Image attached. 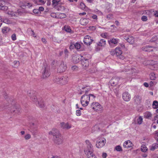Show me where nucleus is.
I'll use <instances>...</instances> for the list:
<instances>
[{"label": "nucleus", "instance_id": "obj_8", "mask_svg": "<svg viewBox=\"0 0 158 158\" xmlns=\"http://www.w3.org/2000/svg\"><path fill=\"white\" fill-rule=\"evenodd\" d=\"M37 128V125L34 123H32V124L31 125L30 131L33 135L35 136L38 134V130Z\"/></svg>", "mask_w": 158, "mask_h": 158}, {"label": "nucleus", "instance_id": "obj_24", "mask_svg": "<svg viewBox=\"0 0 158 158\" xmlns=\"http://www.w3.org/2000/svg\"><path fill=\"white\" fill-rule=\"evenodd\" d=\"M134 100L136 104H139L141 102L142 98L139 96L137 95L134 97Z\"/></svg>", "mask_w": 158, "mask_h": 158}, {"label": "nucleus", "instance_id": "obj_9", "mask_svg": "<svg viewBox=\"0 0 158 158\" xmlns=\"http://www.w3.org/2000/svg\"><path fill=\"white\" fill-rule=\"evenodd\" d=\"M67 69L66 64L63 61H61L57 69V72L61 73L64 72Z\"/></svg>", "mask_w": 158, "mask_h": 158}, {"label": "nucleus", "instance_id": "obj_35", "mask_svg": "<svg viewBox=\"0 0 158 158\" xmlns=\"http://www.w3.org/2000/svg\"><path fill=\"white\" fill-rule=\"evenodd\" d=\"M152 107L154 109H156L158 108V102L157 101H153L152 104Z\"/></svg>", "mask_w": 158, "mask_h": 158}, {"label": "nucleus", "instance_id": "obj_10", "mask_svg": "<svg viewBox=\"0 0 158 158\" xmlns=\"http://www.w3.org/2000/svg\"><path fill=\"white\" fill-rule=\"evenodd\" d=\"M91 107L95 111H100L102 109V106L98 102H94L91 105Z\"/></svg>", "mask_w": 158, "mask_h": 158}, {"label": "nucleus", "instance_id": "obj_30", "mask_svg": "<svg viewBox=\"0 0 158 158\" xmlns=\"http://www.w3.org/2000/svg\"><path fill=\"white\" fill-rule=\"evenodd\" d=\"M10 30L9 27H4L2 28V32L3 34L7 33Z\"/></svg>", "mask_w": 158, "mask_h": 158}, {"label": "nucleus", "instance_id": "obj_41", "mask_svg": "<svg viewBox=\"0 0 158 158\" xmlns=\"http://www.w3.org/2000/svg\"><path fill=\"white\" fill-rule=\"evenodd\" d=\"M115 149L117 151H122L121 147L119 145L116 146L115 148Z\"/></svg>", "mask_w": 158, "mask_h": 158}, {"label": "nucleus", "instance_id": "obj_31", "mask_svg": "<svg viewBox=\"0 0 158 158\" xmlns=\"http://www.w3.org/2000/svg\"><path fill=\"white\" fill-rule=\"evenodd\" d=\"M149 12L152 13H153V14L155 17L158 18V10L154 11L153 10H150L148 11Z\"/></svg>", "mask_w": 158, "mask_h": 158}, {"label": "nucleus", "instance_id": "obj_11", "mask_svg": "<svg viewBox=\"0 0 158 158\" xmlns=\"http://www.w3.org/2000/svg\"><path fill=\"white\" fill-rule=\"evenodd\" d=\"M119 41V39H118L112 38L108 40L109 44L110 47L113 48L116 46Z\"/></svg>", "mask_w": 158, "mask_h": 158}, {"label": "nucleus", "instance_id": "obj_58", "mask_svg": "<svg viewBox=\"0 0 158 158\" xmlns=\"http://www.w3.org/2000/svg\"><path fill=\"white\" fill-rule=\"evenodd\" d=\"M89 28L92 30H94L96 29V27H95L93 26H90L89 27Z\"/></svg>", "mask_w": 158, "mask_h": 158}, {"label": "nucleus", "instance_id": "obj_50", "mask_svg": "<svg viewBox=\"0 0 158 158\" xmlns=\"http://www.w3.org/2000/svg\"><path fill=\"white\" fill-rule=\"evenodd\" d=\"M31 138V135L29 134L26 135L25 136V138L26 139H29Z\"/></svg>", "mask_w": 158, "mask_h": 158}, {"label": "nucleus", "instance_id": "obj_61", "mask_svg": "<svg viewBox=\"0 0 158 158\" xmlns=\"http://www.w3.org/2000/svg\"><path fill=\"white\" fill-rule=\"evenodd\" d=\"M143 85L145 86L146 87H148L149 85L147 83L145 82L143 83Z\"/></svg>", "mask_w": 158, "mask_h": 158}, {"label": "nucleus", "instance_id": "obj_46", "mask_svg": "<svg viewBox=\"0 0 158 158\" xmlns=\"http://www.w3.org/2000/svg\"><path fill=\"white\" fill-rule=\"evenodd\" d=\"M101 36L104 38H106L107 36V33L106 32L102 33L101 34Z\"/></svg>", "mask_w": 158, "mask_h": 158}, {"label": "nucleus", "instance_id": "obj_15", "mask_svg": "<svg viewBox=\"0 0 158 158\" xmlns=\"http://www.w3.org/2000/svg\"><path fill=\"white\" fill-rule=\"evenodd\" d=\"M93 41V40H92L91 37L89 35L86 36L85 37L84 40V44L87 45H90Z\"/></svg>", "mask_w": 158, "mask_h": 158}, {"label": "nucleus", "instance_id": "obj_12", "mask_svg": "<svg viewBox=\"0 0 158 158\" xmlns=\"http://www.w3.org/2000/svg\"><path fill=\"white\" fill-rule=\"evenodd\" d=\"M53 139L55 143L58 144L62 143L63 141V137L60 134L57 136H55L53 138Z\"/></svg>", "mask_w": 158, "mask_h": 158}, {"label": "nucleus", "instance_id": "obj_33", "mask_svg": "<svg viewBox=\"0 0 158 158\" xmlns=\"http://www.w3.org/2000/svg\"><path fill=\"white\" fill-rule=\"evenodd\" d=\"M81 45L80 44L77 42L75 44V48L78 51H82V50L81 49Z\"/></svg>", "mask_w": 158, "mask_h": 158}, {"label": "nucleus", "instance_id": "obj_23", "mask_svg": "<svg viewBox=\"0 0 158 158\" xmlns=\"http://www.w3.org/2000/svg\"><path fill=\"white\" fill-rule=\"evenodd\" d=\"M152 116L151 113L147 111L143 113V117L146 119H151Z\"/></svg>", "mask_w": 158, "mask_h": 158}, {"label": "nucleus", "instance_id": "obj_3", "mask_svg": "<svg viewBox=\"0 0 158 158\" xmlns=\"http://www.w3.org/2000/svg\"><path fill=\"white\" fill-rule=\"evenodd\" d=\"M69 80V78L66 76H63L60 77H56L53 79V81L61 85L66 84L68 82Z\"/></svg>", "mask_w": 158, "mask_h": 158}, {"label": "nucleus", "instance_id": "obj_59", "mask_svg": "<svg viewBox=\"0 0 158 158\" xmlns=\"http://www.w3.org/2000/svg\"><path fill=\"white\" fill-rule=\"evenodd\" d=\"M44 10V8H43V7L42 6L40 7L38 9V10H39V11H40H40H43Z\"/></svg>", "mask_w": 158, "mask_h": 158}, {"label": "nucleus", "instance_id": "obj_51", "mask_svg": "<svg viewBox=\"0 0 158 158\" xmlns=\"http://www.w3.org/2000/svg\"><path fill=\"white\" fill-rule=\"evenodd\" d=\"M26 6H27L28 7H30L32 6V4L30 2L26 3L25 5Z\"/></svg>", "mask_w": 158, "mask_h": 158}, {"label": "nucleus", "instance_id": "obj_38", "mask_svg": "<svg viewBox=\"0 0 158 158\" xmlns=\"http://www.w3.org/2000/svg\"><path fill=\"white\" fill-rule=\"evenodd\" d=\"M137 123L139 124H141L143 122V118L141 116L139 117V118L137 120Z\"/></svg>", "mask_w": 158, "mask_h": 158}, {"label": "nucleus", "instance_id": "obj_63", "mask_svg": "<svg viewBox=\"0 0 158 158\" xmlns=\"http://www.w3.org/2000/svg\"><path fill=\"white\" fill-rule=\"evenodd\" d=\"M115 23L117 26H118L119 25V22L118 21H117V20L115 21Z\"/></svg>", "mask_w": 158, "mask_h": 158}, {"label": "nucleus", "instance_id": "obj_6", "mask_svg": "<svg viewBox=\"0 0 158 158\" xmlns=\"http://www.w3.org/2000/svg\"><path fill=\"white\" fill-rule=\"evenodd\" d=\"M106 142V140L105 138L103 137L98 138L97 141L96 146L97 148H100L103 147Z\"/></svg>", "mask_w": 158, "mask_h": 158}, {"label": "nucleus", "instance_id": "obj_37", "mask_svg": "<svg viewBox=\"0 0 158 158\" xmlns=\"http://www.w3.org/2000/svg\"><path fill=\"white\" fill-rule=\"evenodd\" d=\"M60 2V0H52V5L55 6L58 4Z\"/></svg>", "mask_w": 158, "mask_h": 158}, {"label": "nucleus", "instance_id": "obj_20", "mask_svg": "<svg viewBox=\"0 0 158 158\" xmlns=\"http://www.w3.org/2000/svg\"><path fill=\"white\" fill-rule=\"evenodd\" d=\"M82 57V56L80 55H76L73 56L72 60L73 62L77 63L80 60H81V58Z\"/></svg>", "mask_w": 158, "mask_h": 158}, {"label": "nucleus", "instance_id": "obj_49", "mask_svg": "<svg viewBox=\"0 0 158 158\" xmlns=\"http://www.w3.org/2000/svg\"><path fill=\"white\" fill-rule=\"evenodd\" d=\"M141 20L143 21H146L148 20L147 17L145 16H143L141 17Z\"/></svg>", "mask_w": 158, "mask_h": 158}, {"label": "nucleus", "instance_id": "obj_62", "mask_svg": "<svg viewBox=\"0 0 158 158\" xmlns=\"http://www.w3.org/2000/svg\"><path fill=\"white\" fill-rule=\"evenodd\" d=\"M86 13L85 12H83L82 13H81L79 14V15H85Z\"/></svg>", "mask_w": 158, "mask_h": 158}, {"label": "nucleus", "instance_id": "obj_29", "mask_svg": "<svg viewBox=\"0 0 158 158\" xmlns=\"http://www.w3.org/2000/svg\"><path fill=\"white\" fill-rule=\"evenodd\" d=\"M149 148L151 151H153L158 148V144L157 143H154L151 146H150Z\"/></svg>", "mask_w": 158, "mask_h": 158}, {"label": "nucleus", "instance_id": "obj_55", "mask_svg": "<svg viewBox=\"0 0 158 158\" xmlns=\"http://www.w3.org/2000/svg\"><path fill=\"white\" fill-rule=\"evenodd\" d=\"M91 17L94 19L97 20L98 19L97 16L96 15L93 14Z\"/></svg>", "mask_w": 158, "mask_h": 158}, {"label": "nucleus", "instance_id": "obj_27", "mask_svg": "<svg viewBox=\"0 0 158 158\" xmlns=\"http://www.w3.org/2000/svg\"><path fill=\"white\" fill-rule=\"evenodd\" d=\"M123 72H128L127 74L130 75L133 73V72L134 71V69L129 68L128 67H126L125 70H123Z\"/></svg>", "mask_w": 158, "mask_h": 158}, {"label": "nucleus", "instance_id": "obj_17", "mask_svg": "<svg viewBox=\"0 0 158 158\" xmlns=\"http://www.w3.org/2000/svg\"><path fill=\"white\" fill-rule=\"evenodd\" d=\"M124 39L131 44H133L134 42V38L132 36L126 35L124 36Z\"/></svg>", "mask_w": 158, "mask_h": 158}, {"label": "nucleus", "instance_id": "obj_57", "mask_svg": "<svg viewBox=\"0 0 158 158\" xmlns=\"http://www.w3.org/2000/svg\"><path fill=\"white\" fill-rule=\"evenodd\" d=\"M107 156V154L106 153L103 152L102 153V157L103 158H106Z\"/></svg>", "mask_w": 158, "mask_h": 158}, {"label": "nucleus", "instance_id": "obj_43", "mask_svg": "<svg viewBox=\"0 0 158 158\" xmlns=\"http://www.w3.org/2000/svg\"><path fill=\"white\" fill-rule=\"evenodd\" d=\"M12 40L13 41H15L16 40V36L15 34H13L11 36Z\"/></svg>", "mask_w": 158, "mask_h": 158}, {"label": "nucleus", "instance_id": "obj_64", "mask_svg": "<svg viewBox=\"0 0 158 158\" xmlns=\"http://www.w3.org/2000/svg\"><path fill=\"white\" fill-rule=\"evenodd\" d=\"M39 2L43 4H44L45 2L44 0H38Z\"/></svg>", "mask_w": 158, "mask_h": 158}, {"label": "nucleus", "instance_id": "obj_14", "mask_svg": "<svg viewBox=\"0 0 158 158\" xmlns=\"http://www.w3.org/2000/svg\"><path fill=\"white\" fill-rule=\"evenodd\" d=\"M60 126L63 129L65 130H69L72 127V125L69 123H65L62 122L60 123Z\"/></svg>", "mask_w": 158, "mask_h": 158}, {"label": "nucleus", "instance_id": "obj_52", "mask_svg": "<svg viewBox=\"0 0 158 158\" xmlns=\"http://www.w3.org/2000/svg\"><path fill=\"white\" fill-rule=\"evenodd\" d=\"M51 16L54 18H58V17H57L56 14L55 13H52L51 14Z\"/></svg>", "mask_w": 158, "mask_h": 158}, {"label": "nucleus", "instance_id": "obj_36", "mask_svg": "<svg viewBox=\"0 0 158 158\" xmlns=\"http://www.w3.org/2000/svg\"><path fill=\"white\" fill-rule=\"evenodd\" d=\"M141 150L143 152H146L148 149L146 146L144 144H142L141 146Z\"/></svg>", "mask_w": 158, "mask_h": 158}, {"label": "nucleus", "instance_id": "obj_60", "mask_svg": "<svg viewBox=\"0 0 158 158\" xmlns=\"http://www.w3.org/2000/svg\"><path fill=\"white\" fill-rule=\"evenodd\" d=\"M41 41L44 43H46L47 42L46 39L44 38H42L41 39Z\"/></svg>", "mask_w": 158, "mask_h": 158}, {"label": "nucleus", "instance_id": "obj_7", "mask_svg": "<svg viewBox=\"0 0 158 158\" xmlns=\"http://www.w3.org/2000/svg\"><path fill=\"white\" fill-rule=\"evenodd\" d=\"M30 94L29 96L30 97L31 99L32 100L33 102H34L37 105L38 104V106L40 107V108H43L44 106V102L43 101H39L38 100H37V99L36 96H33L32 97L30 96V94H31V93L30 92L29 94Z\"/></svg>", "mask_w": 158, "mask_h": 158}, {"label": "nucleus", "instance_id": "obj_39", "mask_svg": "<svg viewBox=\"0 0 158 158\" xmlns=\"http://www.w3.org/2000/svg\"><path fill=\"white\" fill-rule=\"evenodd\" d=\"M150 76V78L151 80H155L156 78L155 74L154 73H151Z\"/></svg>", "mask_w": 158, "mask_h": 158}, {"label": "nucleus", "instance_id": "obj_48", "mask_svg": "<svg viewBox=\"0 0 158 158\" xmlns=\"http://www.w3.org/2000/svg\"><path fill=\"white\" fill-rule=\"evenodd\" d=\"M2 22L7 24L10 23V21L7 19H2Z\"/></svg>", "mask_w": 158, "mask_h": 158}, {"label": "nucleus", "instance_id": "obj_54", "mask_svg": "<svg viewBox=\"0 0 158 158\" xmlns=\"http://www.w3.org/2000/svg\"><path fill=\"white\" fill-rule=\"evenodd\" d=\"M72 69L73 71H77L78 69V67L76 66H72Z\"/></svg>", "mask_w": 158, "mask_h": 158}, {"label": "nucleus", "instance_id": "obj_19", "mask_svg": "<svg viewBox=\"0 0 158 158\" xmlns=\"http://www.w3.org/2000/svg\"><path fill=\"white\" fill-rule=\"evenodd\" d=\"M81 63L83 68H86L89 65V61L88 59L83 58L81 59Z\"/></svg>", "mask_w": 158, "mask_h": 158}, {"label": "nucleus", "instance_id": "obj_32", "mask_svg": "<svg viewBox=\"0 0 158 158\" xmlns=\"http://www.w3.org/2000/svg\"><path fill=\"white\" fill-rule=\"evenodd\" d=\"M80 22L81 24L83 25H86L88 23V19H81Z\"/></svg>", "mask_w": 158, "mask_h": 158}, {"label": "nucleus", "instance_id": "obj_53", "mask_svg": "<svg viewBox=\"0 0 158 158\" xmlns=\"http://www.w3.org/2000/svg\"><path fill=\"white\" fill-rule=\"evenodd\" d=\"M76 114L78 116H80L81 114L80 110H77L76 111Z\"/></svg>", "mask_w": 158, "mask_h": 158}, {"label": "nucleus", "instance_id": "obj_44", "mask_svg": "<svg viewBox=\"0 0 158 158\" xmlns=\"http://www.w3.org/2000/svg\"><path fill=\"white\" fill-rule=\"evenodd\" d=\"M75 48V44L71 43V45L69 46V49L70 50L74 49Z\"/></svg>", "mask_w": 158, "mask_h": 158}, {"label": "nucleus", "instance_id": "obj_25", "mask_svg": "<svg viewBox=\"0 0 158 158\" xmlns=\"http://www.w3.org/2000/svg\"><path fill=\"white\" fill-rule=\"evenodd\" d=\"M11 113L15 112L18 113L20 112L21 110L20 108H17L16 106H12L10 110Z\"/></svg>", "mask_w": 158, "mask_h": 158}, {"label": "nucleus", "instance_id": "obj_13", "mask_svg": "<svg viewBox=\"0 0 158 158\" xmlns=\"http://www.w3.org/2000/svg\"><path fill=\"white\" fill-rule=\"evenodd\" d=\"M119 80V78L118 77H114L110 81V84L111 86H115L118 84Z\"/></svg>", "mask_w": 158, "mask_h": 158}, {"label": "nucleus", "instance_id": "obj_45", "mask_svg": "<svg viewBox=\"0 0 158 158\" xmlns=\"http://www.w3.org/2000/svg\"><path fill=\"white\" fill-rule=\"evenodd\" d=\"M66 15L65 14L63 13H61L60 14V15H59V16H58V18H60V19L61 18H64L66 17Z\"/></svg>", "mask_w": 158, "mask_h": 158}, {"label": "nucleus", "instance_id": "obj_5", "mask_svg": "<svg viewBox=\"0 0 158 158\" xmlns=\"http://www.w3.org/2000/svg\"><path fill=\"white\" fill-rule=\"evenodd\" d=\"M113 52V54L112 52L111 53V55L115 54L118 58L121 60H123L125 58V57L123 55L122 51L120 48H116Z\"/></svg>", "mask_w": 158, "mask_h": 158}, {"label": "nucleus", "instance_id": "obj_40", "mask_svg": "<svg viewBox=\"0 0 158 158\" xmlns=\"http://www.w3.org/2000/svg\"><path fill=\"white\" fill-rule=\"evenodd\" d=\"M80 7L81 9L84 10L86 6L84 3L81 2L80 4Z\"/></svg>", "mask_w": 158, "mask_h": 158}, {"label": "nucleus", "instance_id": "obj_16", "mask_svg": "<svg viewBox=\"0 0 158 158\" xmlns=\"http://www.w3.org/2000/svg\"><path fill=\"white\" fill-rule=\"evenodd\" d=\"M48 134L49 135H52L53 136V138L60 134L59 131L55 128L52 129L51 131H50Z\"/></svg>", "mask_w": 158, "mask_h": 158}, {"label": "nucleus", "instance_id": "obj_26", "mask_svg": "<svg viewBox=\"0 0 158 158\" xmlns=\"http://www.w3.org/2000/svg\"><path fill=\"white\" fill-rule=\"evenodd\" d=\"M132 145L133 144L131 141L130 140H127V141H125L123 144V146L124 148H128L131 147Z\"/></svg>", "mask_w": 158, "mask_h": 158}, {"label": "nucleus", "instance_id": "obj_28", "mask_svg": "<svg viewBox=\"0 0 158 158\" xmlns=\"http://www.w3.org/2000/svg\"><path fill=\"white\" fill-rule=\"evenodd\" d=\"M106 41L104 39H101L99 42L97 43L98 46L104 47L106 45Z\"/></svg>", "mask_w": 158, "mask_h": 158}, {"label": "nucleus", "instance_id": "obj_18", "mask_svg": "<svg viewBox=\"0 0 158 158\" xmlns=\"http://www.w3.org/2000/svg\"><path fill=\"white\" fill-rule=\"evenodd\" d=\"M123 98L125 101L128 102L131 99V95L127 92H125L123 94Z\"/></svg>", "mask_w": 158, "mask_h": 158}, {"label": "nucleus", "instance_id": "obj_4", "mask_svg": "<svg viewBox=\"0 0 158 158\" xmlns=\"http://www.w3.org/2000/svg\"><path fill=\"white\" fill-rule=\"evenodd\" d=\"M42 71V78H43L48 77L51 74L50 66L47 64L44 65Z\"/></svg>", "mask_w": 158, "mask_h": 158}, {"label": "nucleus", "instance_id": "obj_22", "mask_svg": "<svg viewBox=\"0 0 158 158\" xmlns=\"http://www.w3.org/2000/svg\"><path fill=\"white\" fill-rule=\"evenodd\" d=\"M5 2L3 0L0 1V10H6L8 9L7 6H5Z\"/></svg>", "mask_w": 158, "mask_h": 158}, {"label": "nucleus", "instance_id": "obj_34", "mask_svg": "<svg viewBox=\"0 0 158 158\" xmlns=\"http://www.w3.org/2000/svg\"><path fill=\"white\" fill-rule=\"evenodd\" d=\"M64 30L68 32H70L71 31V30L70 26L68 25H65L64 27Z\"/></svg>", "mask_w": 158, "mask_h": 158}, {"label": "nucleus", "instance_id": "obj_2", "mask_svg": "<svg viewBox=\"0 0 158 158\" xmlns=\"http://www.w3.org/2000/svg\"><path fill=\"white\" fill-rule=\"evenodd\" d=\"M88 92V91L87 90H85V94L82 95L81 98V103L83 106H85L88 105L91 97H93V99H94L95 98V97L93 94H89V95L87 94Z\"/></svg>", "mask_w": 158, "mask_h": 158}, {"label": "nucleus", "instance_id": "obj_1", "mask_svg": "<svg viewBox=\"0 0 158 158\" xmlns=\"http://www.w3.org/2000/svg\"><path fill=\"white\" fill-rule=\"evenodd\" d=\"M85 142L87 146L85 149L84 151L87 158H97L95 155L93 153L94 150L92 144L88 140H86Z\"/></svg>", "mask_w": 158, "mask_h": 158}, {"label": "nucleus", "instance_id": "obj_56", "mask_svg": "<svg viewBox=\"0 0 158 158\" xmlns=\"http://www.w3.org/2000/svg\"><path fill=\"white\" fill-rule=\"evenodd\" d=\"M9 15H10L11 16H13L15 15V14L13 12L9 11L7 13Z\"/></svg>", "mask_w": 158, "mask_h": 158}, {"label": "nucleus", "instance_id": "obj_42", "mask_svg": "<svg viewBox=\"0 0 158 158\" xmlns=\"http://www.w3.org/2000/svg\"><path fill=\"white\" fill-rule=\"evenodd\" d=\"M33 12L37 15H39L40 13V11L38 9H34L33 10Z\"/></svg>", "mask_w": 158, "mask_h": 158}, {"label": "nucleus", "instance_id": "obj_21", "mask_svg": "<svg viewBox=\"0 0 158 158\" xmlns=\"http://www.w3.org/2000/svg\"><path fill=\"white\" fill-rule=\"evenodd\" d=\"M156 48V47L153 46H147L142 47V49L143 51L150 52L153 51L152 49H151L152 48L155 49Z\"/></svg>", "mask_w": 158, "mask_h": 158}, {"label": "nucleus", "instance_id": "obj_47", "mask_svg": "<svg viewBox=\"0 0 158 158\" xmlns=\"http://www.w3.org/2000/svg\"><path fill=\"white\" fill-rule=\"evenodd\" d=\"M64 53L65 54V57H68V56L69 52L67 49H64Z\"/></svg>", "mask_w": 158, "mask_h": 158}]
</instances>
